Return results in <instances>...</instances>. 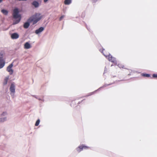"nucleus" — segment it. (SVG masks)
I'll return each instance as SVG.
<instances>
[{
  "instance_id": "f257e3e1",
  "label": "nucleus",
  "mask_w": 157,
  "mask_h": 157,
  "mask_svg": "<svg viewBox=\"0 0 157 157\" xmlns=\"http://www.w3.org/2000/svg\"><path fill=\"white\" fill-rule=\"evenodd\" d=\"M43 16L40 13H36L32 15L27 20L23 25V27L25 29H27L29 28L30 25V23L33 22V25L36 24L42 18Z\"/></svg>"
},
{
  "instance_id": "f03ea898",
  "label": "nucleus",
  "mask_w": 157,
  "mask_h": 157,
  "mask_svg": "<svg viewBox=\"0 0 157 157\" xmlns=\"http://www.w3.org/2000/svg\"><path fill=\"white\" fill-rule=\"evenodd\" d=\"M20 11L18 8H15L13 11L12 16L13 18L15 19L13 20V24L16 25L18 23L21 19V15L19 13Z\"/></svg>"
},
{
  "instance_id": "7ed1b4c3",
  "label": "nucleus",
  "mask_w": 157,
  "mask_h": 157,
  "mask_svg": "<svg viewBox=\"0 0 157 157\" xmlns=\"http://www.w3.org/2000/svg\"><path fill=\"white\" fill-rule=\"evenodd\" d=\"M104 50V49L103 48L102 50L101 51V49L100 50V51L101 53H103V55L105 56L106 58H107V57H108V59L109 61H111L114 64H117V61L116 60V59L115 57H113L110 54H109L108 56H106L103 53V51Z\"/></svg>"
},
{
  "instance_id": "20e7f679",
  "label": "nucleus",
  "mask_w": 157,
  "mask_h": 157,
  "mask_svg": "<svg viewBox=\"0 0 157 157\" xmlns=\"http://www.w3.org/2000/svg\"><path fill=\"white\" fill-rule=\"evenodd\" d=\"M122 80H118V81L116 80L115 81H114L113 82L111 83H110V84H104V85L103 86L101 87H100L99 88L98 90H96L94 92H92L90 93L88 95H87L86 96V97H88L89 96H90V95L94 94L96 91H97L98 90H100L101 89V88H103V87H106L107 86H110V85H112V84L116 83V82H120V81H122Z\"/></svg>"
},
{
  "instance_id": "39448f33",
  "label": "nucleus",
  "mask_w": 157,
  "mask_h": 157,
  "mask_svg": "<svg viewBox=\"0 0 157 157\" xmlns=\"http://www.w3.org/2000/svg\"><path fill=\"white\" fill-rule=\"evenodd\" d=\"M10 91L11 92L12 96L14 95L15 92V85L14 82H13L11 83L10 88Z\"/></svg>"
},
{
  "instance_id": "423d86ee",
  "label": "nucleus",
  "mask_w": 157,
  "mask_h": 157,
  "mask_svg": "<svg viewBox=\"0 0 157 157\" xmlns=\"http://www.w3.org/2000/svg\"><path fill=\"white\" fill-rule=\"evenodd\" d=\"M89 147H87L86 146L82 145L79 146L78 147H77L76 148V150L78 152H79L81 151H82L83 149H87Z\"/></svg>"
},
{
  "instance_id": "0eeeda50",
  "label": "nucleus",
  "mask_w": 157,
  "mask_h": 157,
  "mask_svg": "<svg viewBox=\"0 0 157 157\" xmlns=\"http://www.w3.org/2000/svg\"><path fill=\"white\" fill-rule=\"evenodd\" d=\"M13 66V64L12 63L10 64L7 68L6 70L10 73V75L12 74L13 72V70L12 69Z\"/></svg>"
},
{
  "instance_id": "6e6552de",
  "label": "nucleus",
  "mask_w": 157,
  "mask_h": 157,
  "mask_svg": "<svg viewBox=\"0 0 157 157\" xmlns=\"http://www.w3.org/2000/svg\"><path fill=\"white\" fill-rule=\"evenodd\" d=\"M10 37L12 39H16L18 38L19 35L17 33H14L10 34Z\"/></svg>"
},
{
  "instance_id": "1a4fd4ad",
  "label": "nucleus",
  "mask_w": 157,
  "mask_h": 157,
  "mask_svg": "<svg viewBox=\"0 0 157 157\" xmlns=\"http://www.w3.org/2000/svg\"><path fill=\"white\" fill-rule=\"evenodd\" d=\"M31 5L36 8H38L40 6L39 2L36 0L33 1Z\"/></svg>"
},
{
  "instance_id": "9d476101",
  "label": "nucleus",
  "mask_w": 157,
  "mask_h": 157,
  "mask_svg": "<svg viewBox=\"0 0 157 157\" xmlns=\"http://www.w3.org/2000/svg\"><path fill=\"white\" fill-rule=\"evenodd\" d=\"M44 30V27H41L35 30V33L36 34H38L42 32Z\"/></svg>"
},
{
  "instance_id": "9b49d317",
  "label": "nucleus",
  "mask_w": 157,
  "mask_h": 157,
  "mask_svg": "<svg viewBox=\"0 0 157 157\" xmlns=\"http://www.w3.org/2000/svg\"><path fill=\"white\" fill-rule=\"evenodd\" d=\"M31 47L30 44L28 42H26L24 44V48L26 49H29Z\"/></svg>"
},
{
  "instance_id": "f8f14e48",
  "label": "nucleus",
  "mask_w": 157,
  "mask_h": 157,
  "mask_svg": "<svg viewBox=\"0 0 157 157\" xmlns=\"http://www.w3.org/2000/svg\"><path fill=\"white\" fill-rule=\"evenodd\" d=\"M1 11L4 15H7L8 13V11L4 9L2 10Z\"/></svg>"
},
{
  "instance_id": "ddd939ff",
  "label": "nucleus",
  "mask_w": 157,
  "mask_h": 157,
  "mask_svg": "<svg viewBox=\"0 0 157 157\" xmlns=\"http://www.w3.org/2000/svg\"><path fill=\"white\" fill-rule=\"evenodd\" d=\"M71 2V0H65L64 4L66 5L70 4Z\"/></svg>"
},
{
  "instance_id": "4468645a",
  "label": "nucleus",
  "mask_w": 157,
  "mask_h": 157,
  "mask_svg": "<svg viewBox=\"0 0 157 157\" xmlns=\"http://www.w3.org/2000/svg\"><path fill=\"white\" fill-rule=\"evenodd\" d=\"M3 61H5L3 59V54L0 52V62H2Z\"/></svg>"
},
{
  "instance_id": "2eb2a0df",
  "label": "nucleus",
  "mask_w": 157,
  "mask_h": 157,
  "mask_svg": "<svg viewBox=\"0 0 157 157\" xmlns=\"http://www.w3.org/2000/svg\"><path fill=\"white\" fill-rule=\"evenodd\" d=\"M5 64V61H3L2 62H0V69L3 67L4 66Z\"/></svg>"
},
{
  "instance_id": "dca6fc26",
  "label": "nucleus",
  "mask_w": 157,
  "mask_h": 157,
  "mask_svg": "<svg viewBox=\"0 0 157 157\" xmlns=\"http://www.w3.org/2000/svg\"><path fill=\"white\" fill-rule=\"evenodd\" d=\"M8 80V77H6L4 80V82H3V85H6L7 83V82Z\"/></svg>"
},
{
  "instance_id": "f3484780",
  "label": "nucleus",
  "mask_w": 157,
  "mask_h": 157,
  "mask_svg": "<svg viewBox=\"0 0 157 157\" xmlns=\"http://www.w3.org/2000/svg\"><path fill=\"white\" fill-rule=\"evenodd\" d=\"M142 76L144 77H149L150 76V75L149 74L143 73L142 74Z\"/></svg>"
},
{
  "instance_id": "a211bd4d",
  "label": "nucleus",
  "mask_w": 157,
  "mask_h": 157,
  "mask_svg": "<svg viewBox=\"0 0 157 157\" xmlns=\"http://www.w3.org/2000/svg\"><path fill=\"white\" fill-rule=\"evenodd\" d=\"M6 120V117H2L0 118V121L1 122H4Z\"/></svg>"
},
{
  "instance_id": "6ab92c4d",
  "label": "nucleus",
  "mask_w": 157,
  "mask_h": 157,
  "mask_svg": "<svg viewBox=\"0 0 157 157\" xmlns=\"http://www.w3.org/2000/svg\"><path fill=\"white\" fill-rule=\"evenodd\" d=\"M40 122V120L38 119L36 121L35 124V126H38Z\"/></svg>"
},
{
  "instance_id": "aec40b11",
  "label": "nucleus",
  "mask_w": 157,
  "mask_h": 157,
  "mask_svg": "<svg viewBox=\"0 0 157 157\" xmlns=\"http://www.w3.org/2000/svg\"><path fill=\"white\" fill-rule=\"evenodd\" d=\"M153 78H157V74H154L152 75Z\"/></svg>"
},
{
  "instance_id": "412c9836",
  "label": "nucleus",
  "mask_w": 157,
  "mask_h": 157,
  "mask_svg": "<svg viewBox=\"0 0 157 157\" xmlns=\"http://www.w3.org/2000/svg\"><path fill=\"white\" fill-rule=\"evenodd\" d=\"M118 66L120 68H123L124 67V66L123 65L119 64L118 65Z\"/></svg>"
},
{
  "instance_id": "4be33fe9",
  "label": "nucleus",
  "mask_w": 157,
  "mask_h": 157,
  "mask_svg": "<svg viewBox=\"0 0 157 157\" xmlns=\"http://www.w3.org/2000/svg\"><path fill=\"white\" fill-rule=\"evenodd\" d=\"M6 115V113L5 112H3L1 114V116L3 117L5 116Z\"/></svg>"
},
{
  "instance_id": "5701e85b",
  "label": "nucleus",
  "mask_w": 157,
  "mask_h": 157,
  "mask_svg": "<svg viewBox=\"0 0 157 157\" xmlns=\"http://www.w3.org/2000/svg\"><path fill=\"white\" fill-rule=\"evenodd\" d=\"M64 17V15H62V16H61L59 18V20L60 21H61L62 20V19L63 18V17Z\"/></svg>"
},
{
  "instance_id": "b1692460",
  "label": "nucleus",
  "mask_w": 157,
  "mask_h": 157,
  "mask_svg": "<svg viewBox=\"0 0 157 157\" xmlns=\"http://www.w3.org/2000/svg\"><path fill=\"white\" fill-rule=\"evenodd\" d=\"M85 26H86V28L87 29H88V30H89V31H90V28H89V27H87V25L86 24V23H85Z\"/></svg>"
},
{
  "instance_id": "393cba45",
  "label": "nucleus",
  "mask_w": 157,
  "mask_h": 157,
  "mask_svg": "<svg viewBox=\"0 0 157 157\" xmlns=\"http://www.w3.org/2000/svg\"><path fill=\"white\" fill-rule=\"evenodd\" d=\"M107 71V69L106 68V67H105V70H104V74L105 73H106V72Z\"/></svg>"
},
{
  "instance_id": "a878e982",
  "label": "nucleus",
  "mask_w": 157,
  "mask_h": 157,
  "mask_svg": "<svg viewBox=\"0 0 157 157\" xmlns=\"http://www.w3.org/2000/svg\"><path fill=\"white\" fill-rule=\"evenodd\" d=\"M37 99H38L40 101H44V100L43 99H42L41 98H38Z\"/></svg>"
},
{
  "instance_id": "bb28decb",
  "label": "nucleus",
  "mask_w": 157,
  "mask_h": 157,
  "mask_svg": "<svg viewBox=\"0 0 157 157\" xmlns=\"http://www.w3.org/2000/svg\"><path fill=\"white\" fill-rule=\"evenodd\" d=\"M33 97H34L35 98H36V99H37V98H38V97H36V95H33Z\"/></svg>"
},
{
  "instance_id": "cd10ccee",
  "label": "nucleus",
  "mask_w": 157,
  "mask_h": 157,
  "mask_svg": "<svg viewBox=\"0 0 157 157\" xmlns=\"http://www.w3.org/2000/svg\"><path fill=\"white\" fill-rule=\"evenodd\" d=\"M48 1V0H44V2H47Z\"/></svg>"
},
{
  "instance_id": "c85d7f7f",
  "label": "nucleus",
  "mask_w": 157,
  "mask_h": 157,
  "mask_svg": "<svg viewBox=\"0 0 157 157\" xmlns=\"http://www.w3.org/2000/svg\"><path fill=\"white\" fill-rule=\"evenodd\" d=\"M3 1V0H0V3H2Z\"/></svg>"
},
{
  "instance_id": "c756f323",
  "label": "nucleus",
  "mask_w": 157,
  "mask_h": 157,
  "mask_svg": "<svg viewBox=\"0 0 157 157\" xmlns=\"http://www.w3.org/2000/svg\"><path fill=\"white\" fill-rule=\"evenodd\" d=\"M82 102V101H79L78 103V104H80L81 102Z\"/></svg>"
},
{
  "instance_id": "7c9ffc66",
  "label": "nucleus",
  "mask_w": 157,
  "mask_h": 157,
  "mask_svg": "<svg viewBox=\"0 0 157 157\" xmlns=\"http://www.w3.org/2000/svg\"><path fill=\"white\" fill-rule=\"evenodd\" d=\"M131 75V74L130 73L128 74V75Z\"/></svg>"
},
{
  "instance_id": "2f4dec72",
  "label": "nucleus",
  "mask_w": 157,
  "mask_h": 157,
  "mask_svg": "<svg viewBox=\"0 0 157 157\" xmlns=\"http://www.w3.org/2000/svg\"><path fill=\"white\" fill-rule=\"evenodd\" d=\"M116 77V76H113V77Z\"/></svg>"
}]
</instances>
